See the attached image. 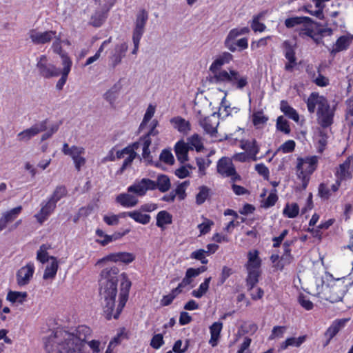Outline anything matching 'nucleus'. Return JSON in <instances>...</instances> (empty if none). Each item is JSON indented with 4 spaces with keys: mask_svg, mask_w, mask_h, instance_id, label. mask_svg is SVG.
Listing matches in <instances>:
<instances>
[{
    "mask_svg": "<svg viewBox=\"0 0 353 353\" xmlns=\"http://www.w3.org/2000/svg\"><path fill=\"white\" fill-rule=\"evenodd\" d=\"M105 17L103 13L96 12L92 16L90 23L94 27H100L105 21Z\"/></svg>",
    "mask_w": 353,
    "mask_h": 353,
    "instance_id": "obj_63",
    "label": "nucleus"
},
{
    "mask_svg": "<svg viewBox=\"0 0 353 353\" xmlns=\"http://www.w3.org/2000/svg\"><path fill=\"white\" fill-rule=\"evenodd\" d=\"M232 59L233 55L228 52H223L215 57L209 68L210 74L209 75L208 80L211 84H213L221 78L224 72L228 71V68L223 69L222 67L224 65L228 64Z\"/></svg>",
    "mask_w": 353,
    "mask_h": 353,
    "instance_id": "obj_6",
    "label": "nucleus"
},
{
    "mask_svg": "<svg viewBox=\"0 0 353 353\" xmlns=\"http://www.w3.org/2000/svg\"><path fill=\"white\" fill-rule=\"evenodd\" d=\"M62 152L65 155L72 158L77 170H80L81 168L85 165V159L83 157L85 154V149L83 147L77 145L69 147L68 144L65 143L63 145Z\"/></svg>",
    "mask_w": 353,
    "mask_h": 353,
    "instance_id": "obj_11",
    "label": "nucleus"
},
{
    "mask_svg": "<svg viewBox=\"0 0 353 353\" xmlns=\"http://www.w3.org/2000/svg\"><path fill=\"white\" fill-rule=\"evenodd\" d=\"M37 68L39 74L46 79L57 77L60 75V69L50 62L46 55H41L37 59Z\"/></svg>",
    "mask_w": 353,
    "mask_h": 353,
    "instance_id": "obj_9",
    "label": "nucleus"
},
{
    "mask_svg": "<svg viewBox=\"0 0 353 353\" xmlns=\"http://www.w3.org/2000/svg\"><path fill=\"white\" fill-rule=\"evenodd\" d=\"M129 217L132 219L134 221L143 225L148 224L151 219L149 214H143L141 210L131 211V213L129 214Z\"/></svg>",
    "mask_w": 353,
    "mask_h": 353,
    "instance_id": "obj_44",
    "label": "nucleus"
},
{
    "mask_svg": "<svg viewBox=\"0 0 353 353\" xmlns=\"http://www.w3.org/2000/svg\"><path fill=\"white\" fill-rule=\"evenodd\" d=\"M28 294L26 292L10 291L7 294V300L12 303L22 304L26 301Z\"/></svg>",
    "mask_w": 353,
    "mask_h": 353,
    "instance_id": "obj_38",
    "label": "nucleus"
},
{
    "mask_svg": "<svg viewBox=\"0 0 353 353\" xmlns=\"http://www.w3.org/2000/svg\"><path fill=\"white\" fill-rule=\"evenodd\" d=\"M352 35L346 34L341 36L334 45L332 52L336 53L347 50L352 42Z\"/></svg>",
    "mask_w": 353,
    "mask_h": 353,
    "instance_id": "obj_29",
    "label": "nucleus"
},
{
    "mask_svg": "<svg viewBox=\"0 0 353 353\" xmlns=\"http://www.w3.org/2000/svg\"><path fill=\"white\" fill-rule=\"evenodd\" d=\"M91 332L90 328L84 325L72 332L52 331L43 339L45 350L47 353H88L85 341Z\"/></svg>",
    "mask_w": 353,
    "mask_h": 353,
    "instance_id": "obj_2",
    "label": "nucleus"
},
{
    "mask_svg": "<svg viewBox=\"0 0 353 353\" xmlns=\"http://www.w3.org/2000/svg\"><path fill=\"white\" fill-rule=\"evenodd\" d=\"M128 232V230L121 233V232H114L112 235H108L104 233L103 230L101 229H97L96 230V234L101 238V239H97V241L102 245H106L109 243L120 239L122 236L126 234Z\"/></svg>",
    "mask_w": 353,
    "mask_h": 353,
    "instance_id": "obj_27",
    "label": "nucleus"
},
{
    "mask_svg": "<svg viewBox=\"0 0 353 353\" xmlns=\"http://www.w3.org/2000/svg\"><path fill=\"white\" fill-rule=\"evenodd\" d=\"M194 272V268H188L185 272V276L178 285V287L182 290L183 288L189 285L192 282V279L196 277Z\"/></svg>",
    "mask_w": 353,
    "mask_h": 353,
    "instance_id": "obj_48",
    "label": "nucleus"
},
{
    "mask_svg": "<svg viewBox=\"0 0 353 353\" xmlns=\"http://www.w3.org/2000/svg\"><path fill=\"white\" fill-rule=\"evenodd\" d=\"M350 319H338L334 320L325 332V337L332 339L345 327Z\"/></svg>",
    "mask_w": 353,
    "mask_h": 353,
    "instance_id": "obj_25",
    "label": "nucleus"
},
{
    "mask_svg": "<svg viewBox=\"0 0 353 353\" xmlns=\"http://www.w3.org/2000/svg\"><path fill=\"white\" fill-rule=\"evenodd\" d=\"M190 183L188 181H183V183L179 184L176 188L174 194H176L179 198V199H184L185 196V190L189 185Z\"/></svg>",
    "mask_w": 353,
    "mask_h": 353,
    "instance_id": "obj_61",
    "label": "nucleus"
},
{
    "mask_svg": "<svg viewBox=\"0 0 353 353\" xmlns=\"http://www.w3.org/2000/svg\"><path fill=\"white\" fill-rule=\"evenodd\" d=\"M187 144L190 149H195L197 152H200L203 149L201 138L196 134L188 138Z\"/></svg>",
    "mask_w": 353,
    "mask_h": 353,
    "instance_id": "obj_45",
    "label": "nucleus"
},
{
    "mask_svg": "<svg viewBox=\"0 0 353 353\" xmlns=\"http://www.w3.org/2000/svg\"><path fill=\"white\" fill-rule=\"evenodd\" d=\"M134 259V256L132 253L129 252H117V253H113L110 254L103 259L99 260L96 265H99L104 261H113V262H118L121 261L125 263H129L133 261Z\"/></svg>",
    "mask_w": 353,
    "mask_h": 353,
    "instance_id": "obj_21",
    "label": "nucleus"
},
{
    "mask_svg": "<svg viewBox=\"0 0 353 353\" xmlns=\"http://www.w3.org/2000/svg\"><path fill=\"white\" fill-rule=\"evenodd\" d=\"M128 192H132L137 196H144L148 190H156L154 181L143 178L141 181H135L132 185L128 186Z\"/></svg>",
    "mask_w": 353,
    "mask_h": 353,
    "instance_id": "obj_13",
    "label": "nucleus"
},
{
    "mask_svg": "<svg viewBox=\"0 0 353 353\" xmlns=\"http://www.w3.org/2000/svg\"><path fill=\"white\" fill-rule=\"evenodd\" d=\"M199 124L207 134L211 136H214L216 134L219 122L214 114L199 119Z\"/></svg>",
    "mask_w": 353,
    "mask_h": 353,
    "instance_id": "obj_22",
    "label": "nucleus"
},
{
    "mask_svg": "<svg viewBox=\"0 0 353 353\" xmlns=\"http://www.w3.org/2000/svg\"><path fill=\"white\" fill-rule=\"evenodd\" d=\"M194 272V268H188L185 272V276L178 285V287L182 290L183 288L189 285L192 282V279L196 277Z\"/></svg>",
    "mask_w": 353,
    "mask_h": 353,
    "instance_id": "obj_49",
    "label": "nucleus"
},
{
    "mask_svg": "<svg viewBox=\"0 0 353 353\" xmlns=\"http://www.w3.org/2000/svg\"><path fill=\"white\" fill-rule=\"evenodd\" d=\"M140 143H134L131 145H128L125 148L118 150L116 152V156L111 155L108 158L110 161H115V159H124L123 163L121 168V172H123L129 165H131L133 160L137 157L135 150L139 148Z\"/></svg>",
    "mask_w": 353,
    "mask_h": 353,
    "instance_id": "obj_8",
    "label": "nucleus"
},
{
    "mask_svg": "<svg viewBox=\"0 0 353 353\" xmlns=\"http://www.w3.org/2000/svg\"><path fill=\"white\" fill-rule=\"evenodd\" d=\"M53 52L57 54H59L61 59V64H63V60L64 57H65L68 59H70L67 53H65L63 52L62 47H61V39L59 34H57L56 33V37L54 38L53 42L51 46Z\"/></svg>",
    "mask_w": 353,
    "mask_h": 353,
    "instance_id": "obj_42",
    "label": "nucleus"
},
{
    "mask_svg": "<svg viewBox=\"0 0 353 353\" xmlns=\"http://www.w3.org/2000/svg\"><path fill=\"white\" fill-rule=\"evenodd\" d=\"M210 190L205 185L199 187V191L196 195V204L201 205L206 201L209 196Z\"/></svg>",
    "mask_w": 353,
    "mask_h": 353,
    "instance_id": "obj_53",
    "label": "nucleus"
},
{
    "mask_svg": "<svg viewBox=\"0 0 353 353\" xmlns=\"http://www.w3.org/2000/svg\"><path fill=\"white\" fill-rule=\"evenodd\" d=\"M242 148L248 152V154L250 155L251 160L253 161H257L258 158L256 154L259 152V147L254 139L252 141H247L243 143Z\"/></svg>",
    "mask_w": 353,
    "mask_h": 353,
    "instance_id": "obj_34",
    "label": "nucleus"
},
{
    "mask_svg": "<svg viewBox=\"0 0 353 353\" xmlns=\"http://www.w3.org/2000/svg\"><path fill=\"white\" fill-rule=\"evenodd\" d=\"M206 251L203 249H199L192 252L190 257L191 259L199 260L202 264H207L208 261L205 258Z\"/></svg>",
    "mask_w": 353,
    "mask_h": 353,
    "instance_id": "obj_60",
    "label": "nucleus"
},
{
    "mask_svg": "<svg viewBox=\"0 0 353 353\" xmlns=\"http://www.w3.org/2000/svg\"><path fill=\"white\" fill-rule=\"evenodd\" d=\"M172 221V215L165 210L160 211L157 215V225L161 229H164L165 225L171 224Z\"/></svg>",
    "mask_w": 353,
    "mask_h": 353,
    "instance_id": "obj_39",
    "label": "nucleus"
},
{
    "mask_svg": "<svg viewBox=\"0 0 353 353\" xmlns=\"http://www.w3.org/2000/svg\"><path fill=\"white\" fill-rule=\"evenodd\" d=\"M35 267L32 262L28 263L21 267L17 272V283L19 286L28 285L32 279Z\"/></svg>",
    "mask_w": 353,
    "mask_h": 353,
    "instance_id": "obj_16",
    "label": "nucleus"
},
{
    "mask_svg": "<svg viewBox=\"0 0 353 353\" xmlns=\"http://www.w3.org/2000/svg\"><path fill=\"white\" fill-rule=\"evenodd\" d=\"M278 200V196L276 194V190H272L268 197L263 201L262 206L265 208H268L274 205Z\"/></svg>",
    "mask_w": 353,
    "mask_h": 353,
    "instance_id": "obj_57",
    "label": "nucleus"
},
{
    "mask_svg": "<svg viewBox=\"0 0 353 353\" xmlns=\"http://www.w3.org/2000/svg\"><path fill=\"white\" fill-rule=\"evenodd\" d=\"M56 33L54 30L42 31L38 28H34L28 32V37L34 45H44L52 41L56 37Z\"/></svg>",
    "mask_w": 353,
    "mask_h": 353,
    "instance_id": "obj_12",
    "label": "nucleus"
},
{
    "mask_svg": "<svg viewBox=\"0 0 353 353\" xmlns=\"http://www.w3.org/2000/svg\"><path fill=\"white\" fill-rule=\"evenodd\" d=\"M280 108L282 112L290 119H292L295 122H299V115L296 110L290 106L288 103L285 101H281L280 104Z\"/></svg>",
    "mask_w": 353,
    "mask_h": 353,
    "instance_id": "obj_36",
    "label": "nucleus"
},
{
    "mask_svg": "<svg viewBox=\"0 0 353 353\" xmlns=\"http://www.w3.org/2000/svg\"><path fill=\"white\" fill-rule=\"evenodd\" d=\"M50 248V245L43 244L40 246L37 253V259L41 263L50 261V256H48V250Z\"/></svg>",
    "mask_w": 353,
    "mask_h": 353,
    "instance_id": "obj_50",
    "label": "nucleus"
},
{
    "mask_svg": "<svg viewBox=\"0 0 353 353\" xmlns=\"http://www.w3.org/2000/svg\"><path fill=\"white\" fill-rule=\"evenodd\" d=\"M222 328L223 323L219 321L213 323L210 327V339L209 340V343L212 347L217 345Z\"/></svg>",
    "mask_w": 353,
    "mask_h": 353,
    "instance_id": "obj_32",
    "label": "nucleus"
},
{
    "mask_svg": "<svg viewBox=\"0 0 353 353\" xmlns=\"http://www.w3.org/2000/svg\"><path fill=\"white\" fill-rule=\"evenodd\" d=\"M217 172L224 177H231L233 181L240 178L229 158L223 157L218 161Z\"/></svg>",
    "mask_w": 353,
    "mask_h": 353,
    "instance_id": "obj_15",
    "label": "nucleus"
},
{
    "mask_svg": "<svg viewBox=\"0 0 353 353\" xmlns=\"http://www.w3.org/2000/svg\"><path fill=\"white\" fill-rule=\"evenodd\" d=\"M151 142V139H149L148 137H144L137 142L140 143L139 148L141 147L142 148L143 159L148 163H150L152 161V157L151 156L150 151L149 150Z\"/></svg>",
    "mask_w": 353,
    "mask_h": 353,
    "instance_id": "obj_35",
    "label": "nucleus"
},
{
    "mask_svg": "<svg viewBox=\"0 0 353 353\" xmlns=\"http://www.w3.org/2000/svg\"><path fill=\"white\" fill-rule=\"evenodd\" d=\"M283 47L284 56L288 60L285 65V70L288 72H292L294 67L297 65L295 56V46L290 41H285L283 43Z\"/></svg>",
    "mask_w": 353,
    "mask_h": 353,
    "instance_id": "obj_17",
    "label": "nucleus"
},
{
    "mask_svg": "<svg viewBox=\"0 0 353 353\" xmlns=\"http://www.w3.org/2000/svg\"><path fill=\"white\" fill-rule=\"evenodd\" d=\"M248 262L245 264L247 270H261V260L259 256V251L251 250L248 253Z\"/></svg>",
    "mask_w": 353,
    "mask_h": 353,
    "instance_id": "obj_28",
    "label": "nucleus"
},
{
    "mask_svg": "<svg viewBox=\"0 0 353 353\" xmlns=\"http://www.w3.org/2000/svg\"><path fill=\"white\" fill-rule=\"evenodd\" d=\"M57 205L54 203V201L48 199L47 201H43L41 203V210L40 211L34 215L37 221L42 224L44 221H46L50 214L54 212L56 208Z\"/></svg>",
    "mask_w": 353,
    "mask_h": 353,
    "instance_id": "obj_20",
    "label": "nucleus"
},
{
    "mask_svg": "<svg viewBox=\"0 0 353 353\" xmlns=\"http://www.w3.org/2000/svg\"><path fill=\"white\" fill-rule=\"evenodd\" d=\"M263 17V14H259L253 17L251 21V28L254 32H262L266 29V26L260 22V19Z\"/></svg>",
    "mask_w": 353,
    "mask_h": 353,
    "instance_id": "obj_47",
    "label": "nucleus"
},
{
    "mask_svg": "<svg viewBox=\"0 0 353 353\" xmlns=\"http://www.w3.org/2000/svg\"><path fill=\"white\" fill-rule=\"evenodd\" d=\"M159 159L161 161L168 165H172L174 162V159L171 151L166 149L161 152Z\"/></svg>",
    "mask_w": 353,
    "mask_h": 353,
    "instance_id": "obj_59",
    "label": "nucleus"
},
{
    "mask_svg": "<svg viewBox=\"0 0 353 353\" xmlns=\"http://www.w3.org/2000/svg\"><path fill=\"white\" fill-rule=\"evenodd\" d=\"M21 210L22 207L19 205L3 212L0 218V232L6 228L8 223L13 221L19 215Z\"/></svg>",
    "mask_w": 353,
    "mask_h": 353,
    "instance_id": "obj_23",
    "label": "nucleus"
},
{
    "mask_svg": "<svg viewBox=\"0 0 353 353\" xmlns=\"http://www.w3.org/2000/svg\"><path fill=\"white\" fill-rule=\"evenodd\" d=\"M132 192L121 193L117 196L116 202L121 206L130 208L136 206L139 203L137 196Z\"/></svg>",
    "mask_w": 353,
    "mask_h": 353,
    "instance_id": "obj_24",
    "label": "nucleus"
},
{
    "mask_svg": "<svg viewBox=\"0 0 353 353\" xmlns=\"http://www.w3.org/2000/svg\"><path fill=\"white\" fill-rule=\"evenodd\" d=\"M299 206L296 203H288L283 210V214L288 218L294 219L299 213Z\"/></svg>",
    "mask_w": 353,
    "mask_h": 353,
    "instance_id": "obj_43",
    "label": "nucleus"
},
{
    "mask_svg": "<svg viewBox=\"0 0 353 353\" xmlns=\"http://www.w3.org/2000/svg\"><path fill=\"white\" fill-rule=\"evenodd\" d=\"M181 292L182 290L178 286L173 289L169 294L163 296L162 299L161 300V305L168 306L171 304L174 298Z\"/></svg>",
    "mask_w": 353,
    "mask_h": 353,
    "instance_id": "obj_51",
    "label": "nucleus"
},
{
    "mask_svg": "<svg viewBox=\"0 0 353 353\" xmlns=\"http://www.w3.org/2000/svg\"><path fill=\"white\" fill-rule=\"evenodd\" d=\"M203 222L198 225V228L200 231V235L208 234L214 222L208 219L203 218Z\"/></svg>",
    "mask_w": 353,
    "mask_h": 353,
    "instance_id": "obj_58",
    "label": "nucleus"
},
{
    "mask_svg": "<svg viewBox=\"0 0 353 353\" xmlns=\"http://www.w3.org/2000/svg\"><path fill=\"white\" fill-rule=\"evenodd\" d=\"M303 28L300 30V35L302 37L307 36L312 37L317 32L316 24L314 23L310 18V21H307L303 24Z\"/></svg>",
    "mask_w": 353,
    "mask_h": 353,
    "instance_id": "obj_37",
    "label": "nucleus"
},
{
    "mask_svg": "<svg viewBox=\"0 0 353 353\" xmlns=\"http://www.w3.org/2000/svg\"><path fill=\"white\" fill-rule=\"evenodd\" d=\"M46 129V121L36 123L30 128L23 130L17 134V140L20 142H27L32 137Z\"/></svg>",
    "mask_w": 353,
    "mask_h": 353,
    "instance_id": "obj_19",
    "label": "nucleus"
},
{
    "mask_svg": "<svg viewBox=\"0 0 353 353\" xmlns=\"http://www.w3.org/2000/svg\"><path fill=\"white\" fill-rule=\"evenodd\" d=\"M305 103L310 113L316 112L317 122L321 128H327L333 123L336 104L331 105L324 96L316 92L309 95Z\"/></svg>",
    "mask_w": 353,
    "mask_h": 353,
    "instance_id": "obj_3",
    "label": "nucleus"
},
{
    "mask_svg": "<svg viewBox=\"0 0 353 353\" xmlns=\"http://www.w3.org/2000/svg\"><path fill=\"white\" fill-rule=\"evenodd\" d=\"M148 17V12L143 9L137 12L134 22L132 38L141 39L145 32Z\"/></svg>",
    "mask_w": 353,
    "mask_h": 353,
    "instance_id": "obj_14",
    "label": "nucleus"
},
{
    "mask_svg": "<svg viewBox=\"0 0 353 353\" xmlns=\"http://www.w3.org/2000/svg\"><path fill=\"white\" fill-rule=\"evenodd\" d=\"M246 285L248 290H252L259 282L261 270H247Z\"/></svg>",
    "mask_w": 353,
    "mask_h": 353,
    "instance_id": "obj_40",
    "label": "nucleus"
},
{
    "mask_svg": "<svg viewBox=\"0 0 353 353\" xmlns=\"http://www.w3.org/2000/svg\"><path fill=\"white\" fill-rule=\"evenodd\" d=\"M353 154L349 156L345 161L336 168L335 176L339 180L345 181L352 177Z\"/></svg>",
    "mask_w": 353,
    "mask_h": 353,
    "instance_id": "obj_18",
    "label": "nucleus"
},
{
    "mask_svg": "<svg viewBox=\"0 0 353 353\" xmlns=\"http://www.w3.org/2000/svg\"><path fill=\"white\" fill-rule=\"evenodd\" d=\"M72 61L71 59L64 57L62 70H60L61 78L58 80L56 84V88L58 90H61L65 84L69 73L70 72Z\"/></svg>",
    "mask_w": 353,
    "mask_h": 353,
    "instance_id": "obj_26",
    "label": "nucleus"
},
{
    "mask_svg": "<svg viewBox=\"0 0 353 353\" xmlns=\"http://www.w3.org/2000/svg\"><path fill=\"white\" fill-rule=\"evenodd\" d=\"M119 270L116 266L106 268L103 270L99 279V294L102 299L103 312L107 319L112 317L117 319L124 307L128 298L131 282L126 274L122 273L121 276V292L119 302L116 309L115 299L117 294L118 274Z\"/></svg>",
    "mask_w": 353,
    "mask_h": 353,
    "instance_id": "obj_1",
    "label": "nucleus"
},
{
    "mask_svg": "<svg viewBox=\"0 0 353 353\" xmlns=\"http://www.w3.org/2000/svg\"><path fill=\"white\" fill-rule=\"evenodd\" d=\"M327 293L321 296V299L329 301L331 303L341 301L346 291V285L343 284L341 279H338L334 283L326 285Z\"/></svg>",
    "mask_w": 353,
    "mask_h": 353,
    "instance_id": "obj_10",
    "label": "nucleus"
},
{
    "mask_svg": "<svg viewBox=\"0 0 353 353\" xmlns=\"http://www.w3.org/2000/svg\"><path fill=\"white\" fill-rule=\"evenodd\" d=\"M319 157L307 156L298 157L296 159V174L299 179L305 188L310 180V175L317 168Z\"/></svg>",
    "mask_w": 353,
    "mask_h": 353,
    "instance_id": "obj_5",
    "label": "nucleus"
},
{
    "mask_svg": "<svg viewBox=\"0 0 353 353\" xmlns=\"http://www.w3.org/2000/svg\"><path fill=\"white\" fill-rule=\"evenodd\" d=\"M286 327L285 326H274L272 330V333L269 336V340H273L276 338L283 337L284 333L286 331Z\"/></svg>",
    "mask_w": 353,
    "mask_h": 353,
    "instance_id": "obj_62",
    "label": "nucleus"
},
{
    "mask_svg": "<svg viewBox=\"0 0 353 353\" xmlns=\"http://www.w3.org/2000/svg\"><path fill=\"white\" fill-rule=\"evenodd\" d=\"M172 126L183 134H188L191 130V125L188 121L181 117H176L170 119Z\"/></svg>",
    "mask_w": 353,
    "mask_h": 353,
    "instance_id": "obj_31",
    "label": "nucleus"
},
{
    "mask_svg": "<svg viewBox=\"0 0 353 353\" xmlns=\"http://www.w3.org/2000/svg\"><path fill=\"white\" fill-rule=\"evenodd\" d=\"M156 189L161 192H165L170 188L171 183L170 179L165 174L159 175L157 181H154Z\"/></svg>",
    "mask_w": 353,
    "mask_h": 353,
    "instance_id": "obj_41",
    "label": "nucleus"
},
{
    "mask_svg": "<svg viewBox=\"0 0 353 353\" xmlns=\"http://www.w3.org/2000/svg\"><path fill=\"white\" fill-rule=\"evenodd\" d=\"M211 277L206 278L203 283H201L197 290H194L192 292L193 296L196 298L202 297L208 291L209 288L210 282Z\"/></svg>",
    "mask_w": 353,
    "mask_h": 353,
    "instance_id": "obj_46",
    "label": "nucleus"
},
{
    "mask_svg": "<svg viewBox=\"0 0 353 353\" xmlns=\"http://www.w3.org/2000/svg\"><path fill=\"white\" fill-rule=\"evenodd\" d=\"M212 85L221 87L223 89L219 90L224 92L225 97L230 90H243L248 85V78L238 70L228 68V71Z\"/></svg>",
    "mask_w": 353,
    "mask_h": 353,
    "instance_id": "obj_4",
    "label": "nucleus"
},
{
    "mask_svg": "<svg viewBox=\"0 0 353 353\" xmlns=\"http://www.w3.org/2000/svg\"><path fill=\"white\" fill-rule=\"evenodd\" d=\"M249 32L250 28L248 27L232 29L224 41L225 48L232 52L236 50V46L243 50L248 48V41L247 38H241L236 41L235 40L239 36L246 34Z\"/></svg>",
    "mask_w": 353,
    "mask_h": 353,
    "instance_id": "obj_7",
    "label": "nucleus"
},
{
    "mask_svg": "<svg viewBox=\"0 0 353 353\" xmlns=\"http://www.w3.org/2000/svg\"><path fill=\"white\" fill-rule=\"evenodd\" d=\"M189 150V146L183 141L176 142L174 145V152L179 161L184 163L188 161Z\"/></svg>",
    "mask_w": 353,
    "mask_h": 353,
    "instance_id": "obj_30",
    "label": "nucleus"
},
{
    "mask_svg": "<svg viewBox=\"0 0 353 353\" xmlns=\"http://www.w3.org/2000/svg\"><path fill=\"white\" fill-rule=\"evenodd\" d=\"M307 21H310V17H295L285 19V25L287 28H293L296 25H302Z\"/></svg>",
    "mask_w": 353,
    "mask_h": 353,
    "instance_id": "obj_52",
    "label": "nucleus"
},
{
    "mask_svg": "<svg viewBox=\"0 0 353 353\" xmlns=\"http://www.w3.org/2000/svg\"><path fill=\"white\" fill-rule=\"evenodd\" d=\"M67 194V190L65 188L63 185L57 186L54 190L53 194L48 199L50 201H54V203L57 205V203L63 197H64Z\"/></svg>",
    "mask_w": 353,
    "mask_h": 353,
    "instance_id": "obj_54",
    "label": "nucleus"
},
{
    "mask_svg": "<svg viewBox=\"0 0 353 353\" xmlns=\"http://www.w3.org/2000/svg\"><path fill=\"white\" fill-rule=\"evenodd\" d=\"M59 265L57 259L54 256H50V261L46 266L43 278L44 280H52L57 274Z\"/></svg>",
    "mask_w": 353,
    "mask_h": 353,
    "instance_id": "obj_33",
    "label": "nucleus"
},
{
    "mask_svg": "<svg viewBox=\"0 0 353 353\" xmlns=\"http://www.w3.org/2000/svg\"><path fill=\"white\" fill-rule=\"evenodd\" d=\"M268 121V118L262 112H256L253 114V123L256 127H260Z\"/></svg>",
    "mask_w": 353,
    "mask_h": 353,
    "instance_id": "obj_64",
    "label": "nucleus"
},
{
    "mask_svg": "<svg viewBox=\"0 0 353 353\" xmlns=\"http://www.w3.org/2000/svg\"><path fill=\"white\" fill-rule=\"evenodd\" d=\"M276 125L278 130L283 132L285 134H289L290 132L288 122L282 116L277 118Z\"/></svg>",
    "mask_w": 353,
    "mask_h": 353,
    "instance_id": "obj_56",
    "label": "nucleus"
},
{
    "mask_svg": "<svg viewBox=\"0 0 353 353\" xmlns=\"http://www.w3.org/2000/svg\"><path fill=\"white\" fill-rule=\"evenodd\" d=\"M155 112V108L152 105H149L144 114L143 119L140 125V130H143L148 122L152 119Z\"/></svg>",
    "mask_w": 353,
    "mask_h": 353,
    "instance_id": "obj_55",
    "label": "nucleus"
}]
</instances>
